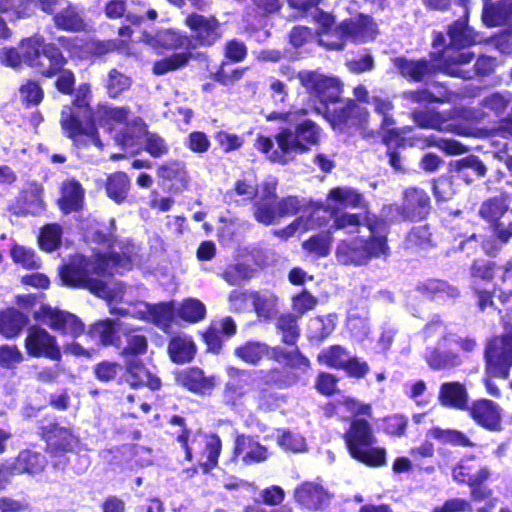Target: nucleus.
I'll list each match as a JSON object with an SVG mask.
<instances>
[{
    "label": "nucleus",
    "mask_w": 512,
    "mask_h": 512,
    "mask_svg": "<svg viewBox=\"0 0 512 512\" xmlns=\"http://www.w3.org/2000/svg\"><path fill=\"white\" fill-rule=\"evenodd\" d=\"M135 246L129 245L125 251H116L113 246L112 253L108 258L95 254L91 258L83 255L73 256L69 263L60 270V276L64 284L73 287L89 289L95 295L112 301L122 299L123 285L115 284L114 288L99 280L98 277L104 274H113L131 269L134 263ZM110 306V312L121 316H131L133 318L151 322L162 331L168 332L174 315V308L171 303H158L151 305L147 302H136L123 305Z\"/></svg>",
    "instance_id": "f257e3e1"
},
{
    "label": "nucleus",
    "mask_w": 512,
    "mask_h": 512,
    "mask_svg": "<svg viewBox=\"0 0 512 512\" xmlns=\"http://www.w3.org/2000/svg\"><path fill=\"white\" fill-rule=\"evenodd\" d=\"M469 0H457L456 4L462 8L464 19L455 21L449 28L448 35L450 45L442 51L431 52V60H408L397 58L395 66L404 77L414 81H424L437 70L438 63L449 61L452 64H468L474 57V53L464 51L462 48L481 42L480 36L467 25L469 15Z\"/></svg>",
    "instance_id": "f03ea898"
},
{
    "label": "nucleus",
    "mask_w": 512,
    "mask_h": 512,
    "mask_svg": "<svg viewBox=\"0 0 512 512\" xmlns=\"http://www.w3.org/2000/svg\"><path fill=\"white\" fill-rule=\"evenodd\" d=\"M321 128L311 120H305L296 125L295 129L282 128L274 138L260 136L257 138L256 147L267 158L278 164H287L295 159L298 154L306 153L311 146L319 143Z\"/></svg>",
    "instance_id": "7ed1b4c3"
},
{
    "label": "nucleus",
    "mask_w": 512,
    "mask_h": 512,
    "mask_svg": "<svg viewBox=\"0 0 512 512\" xmlns=\"http://www.w3.org/2000/svg\"><path fill=\"white\" fill-rule=\"evenodd\" d=\"M382 222L376 216L363 218L361 232L351 239H342L336 247V259L343 265H365L372 258L387 256L389 247Z\"/></svg>",
    "instance_id": "20e7f679"
},
{
    "label": "nucleus",
    "mask_w": 512,
    "mask_h": 512,
    "mask_svg": "<svg viewBox=\"0 0 512 512\" xmlns=\"http://www.w3.org/2000/svg\"><path fill=\"white\" fill-rule=\"evenodd\" d=\"M377 35L378 26L373 18L360 14L337 27L333 23L329 28H322L318 31V42L328 49L341 50L345 41L363 44L373 41Z\"/></svg>",
    "instance_id": "39448f33"
},
{
    "label": "nucleus",
    "mask_w": 512,
    "mask_h": 512,
    "mask_svg": "<svg viewBox=\"0 0 512 512\" xmlns=\"http://www.w3.org/2000/svg\"><path fill=\"white\" fill-rule=\"evenodd\" d=\"M325 206L333 217V226L336 230H343L351 235L361 232L362 221L358 214L339 213L348 207L363 208L366 206L363 195L357 190L348 186L333 188L328 193Z\"/></svg>",
    "instance_id": "423d86ee"
},
{
    "label": "nucleus",
    "mask_w": 512,
    "mask_h": 512,
    "mask_svg": "<svg viewBox=\"0 0 512 512\" xmlns=\"http://www.w3.org/2000/svg\"><path fill=\"white\" fill-rule=\"evenodd\" d=\"M345 441L351 456L359 462L371 467L386 464V449L377 447V439L370 424L364 419L352 421L345 434Z\"/></svg>",
    "instance_id": "0eeeda50"
},
{
    "label": "nucleus",
    "mask_w": 512,
    "mask_h": 512,
    "mask_svg": "<svg viewBox=\"0 0 512 512\" xmlns=\"http://www.w3.org/2000/svg\"><path fill=\"white\" fill-rule=\"evenodd\" d=\"M509 204V198L504 194L484 201L479 209V215L487 222L495 225L493 234L489 238L473 234L468 242L472 240L479 241L480 239L482 248L487 254L498 251L502 244L512 238V222L507 227L498 223L499 219L508 211Z\"/></svg>",
    "instance_id": "6e6552de"
},
{
    "label": "nucleus",
    "mask_w": 512,
    "mask_h": 512,
    "mask_svg": "<svg viewBox=\"0 0 512 512\" xmlns=\"http://www.w3.org/2000/svg\"><path fill=\"white\" fill-rule=\"evenodd\" d=\"M129 112L124 107L102 105L94 115L100 125L107 126L109 129L121 126L119 133L115 135V141L123 148H134L143 132V121L140 118L128 122Z\"/></svg>",
    "instance_id": "1a4fd4ad"
},
{
    "label": "nucleus",
    "mask_w": 512,
    "mask_h": 512,
    "mask_svg": "<svg viewBox=\"0 0 512 512\" xmlns=\"http://www.w3.org/2000/svg\"><path fill=\"white\" fill-rule=\"evenodd\" d=\"M485 358L486 370L490 375L507 378L512 366V322H505L503 335L487 343Z\"/></svg>",
    "instance_id": "9d476101"
},
{
    "label": "nucleus",
    "mask_w": 512,
    "mask_h": 512,
    "mask_svg": "<svg viewBox=\"0 0 512 512\" xmlns=\"http://www.w3.org/2000/svg\"><path fill=\"white\" fill-rule=\"evenodd\" d=\"M61 126L66 135L71 138L76 145L93 144L98 149L102 148V143L98 137L94 123L90 120L83 122L80 120L77 112L66 106L61 112Z\"/></svg>",
    "instance_id": "9b49d317"
},
{
    "label": "nucleus",
    "mask_w": 512,
    "mask_h": 512,
    "mask_svg": "<svg viewBox=\"0 0 512 512\" xmlns=\"http://www.w3.org/2000/svg\"><path fill=\"white\" fill-rule=\"evenodd\" d=\"M301 85L322 103L334 102L341 93V83L335 77L314 71H302L297 75Z\"/></svg>",
    "instance_id": "f8f14e48"
},
{
    "label": "nucleus",
    "mask_w": 512,
    "mask_h": 512,
    "mask_svg": "<svg viewBox=\"0 0 512 512\" xmlns=\"http://www.w3.org/2000/svg\"><path fill=\"white\" fill-rule=\"evenodd\" d=\"M34 316L52 330L72 337H77L84 329L83 323L74 314L50 306H41Z\"/></svg>",
    "instance_id": "ddd939ff"
},
{
    "label": "nucleus",
    "mask_w": 512,
    "mask_h": 512,
    "mask_svg": "<svg viewBox=\"0 0 512 512\" xmlns=\"http://www.w3.org/2000/svg\"><path fill=\"white\" fill-rule=\"evenodd\" d=\"M185 24L192 31L188 39L189 47L210 46L221 36L219 22L215 17L191 13L186 17Z\"/></svg>",
    "instance_id": "4468645a"
},
{
    "label": "nucleus",
    "mask_w": 512,
    "mask_h": 512,
    "mask_svg": "<svg viewBox=\"0 0 512 512\" xmlns=\"http://www.w3.org/2000/svg\"><path fill=\"white\" fill-rule=\"evenodd\" d=\"M25 349L32 357H45L53 361L61 359V351L56 338L47 330L37 325L28 328Z\"/></svg>",
    "instance_id": "2eb2a0df"
},
{
    "label": "nucleus",
    "mask_w": 512,
    "mask_h": 512,
    "mask_svg": "<svg viewBox=\"0 0 512 512\" xmlns=\"http://www.w3.org/2000/svg\"><path fill=\"white\" fill-rule=\"evenodd\" d=\"M412 119L421 128L434 129L443 132H454L460 135H470V129L449 122L450 114L437 112L433 109L414 110Z\"/></svg>",
    "instance_id": "dca6fc26"
},
{
    "label": "nucleus",
    "mask_w": 512,
    "mask_h": 512,
    "mask_svg": "<svg viewBox=\"0 0 512 512\" xmlns=\"http://www.w3.org/2000/svg\"><path fill=\"white\" fill-rule=\"evenodd\" d=\"M396 208L405 219H423L431 210L430 197L423 189L408 188L403 193L402 205Z\"/></svg>",
    "instance_id": "f3484780"
},
{
    "label": "nucleus",
    "mask_w": 512,
    "mask_h": 512,
    "mask_svg": "<svg viewBox=\"0 0 512 512\" xmlns=\"http://www.w3.org/2000/svg\"><path fill=\"white\" fill-rule=\"evenodd\" d=\"M368 116L364 108L349 100L345 105H340L329 112L328 120L334 129L363 127L368 122Z\"/></svg>",
    "instance_id": "a211bd4d"
},
{
    "label": "nucleus",
    "mask_w": 512,
    "mask_h": 512,
    "mask_svg": "<svg viewBox=\"0 0 512 512\" xmlns=\"http://www.w3.org/2000/svg\"><path fill=\"white\" fill-rule=\"evenodd\" d=\"M276 182H265L261 197L254 203L253 215L257 222L271 225L279 217L276 199Z\"/></svg>",
    "instance_id": "6ab92c4d"
},
{
    "label": "nucleus",
    "mask_w": 512,
    "mask_h": 512,
    "mask_svg": "<svg viewBox=\"0 0 512 512\" xmlns=\"http://www.w3.org/2000/svg\"><path fill=\"white\" fill-rule=\"evenodd\" d=\"M496 60L493 57L481 56L477 59L472 69H466V64H452L449 61L437 64V70L449 76L462 79H472L476 75L486 76L493 72Z\"/></svg>",
    "instance_id": "aec40b11"
},
{
    "label": "nucleus",
    "mask_w": 512,
    "mask_h": 512,
    "mask_svg": "<svg viewBox=\"0 0 512 512\" xmlns=\"http://www.w3.org/2000/svg\"><path fill=\"white\" fill-rule=\"evenodd\" d=\"M233 458L246 465L260 463L268 458V450L252 437L241 435L235 440Z\"/></svg>",
    "instance_id": "412c9836"
},
{
    "label": "nucleus",
    "mask_w": 512,
    "mask_h": 512,
    "mask_svg": "<svg viewBox=\"0 0 512 512\" xmlns=\"http://www.w3.org/2000/svg\"><path fill=\"white\" fill-rule=\"evenodd\" d=\"M296 502L309 510L321 509L329 500L328 492L316 482H305L294 491Z\"/></svg>",
    "instance_id": "4be33fe9"
},
{
    "label": "nucleus",
    "mask_w": 512,
    "mask_h": 512,
    "mask_svg": "<svg viewBox=\"0 0 512 512\" xmlns=\"http://www.w3.org/2000/svg\"><path fill=\"white\" fill-rule=\"evenodd\" d=\"M452 476L459 483L476 486L486 481L490 476V472L471 457L462 459L453 469Z\"/></svg>",
    "instance_id": "5701e85b"
},
{
    "label": "nucleus",
    "mask_w": 512,
    "mask_h": 512,
    "mask_svg": "<svg viewBox=\"0 0 512 512\" xmlns=\"http://www.w3.org/2000/svg\"><path fill=\"white\" fill-rule=\"evenodd\" d=\"M469 412L473 420L489 430H497L501 421V409L491 400H478L472 403Z\"/></svg>",
    "instance_id": "b1692460"
},
{
    "label": "nucleus",
    "mask_w": 512,
    "mask_h": 512,
    "mask_svg": "<svg viewBox=\"0 0 512 512\" xmlns=\"http://www.w3.org/2000/svg\"><path fill=\"white\" fill-rule=\"evenodd\" d=\"M176 380L180 385L197 394L211 392L217 383L215 376H206L201 369L196 367L181 371Z\"/></svg>",
    "instance_id": "393cba45"
},
{
    "label": "nucleus",
    "mask_w": 512,
    "mask_h": 512,
    "mask_svg": "<svg viewBox=\"0 0 512 512\" xmlns=\"http://www.w3.org/2000/svg\"><path fill=\"white\" fill-rule=\"evenodd\" d=\"M511 103L512 93L510 91L494 92L481 100L480 106L482 110L472 118L480 121L484 117H502Z\"/></svg>",
    "instance_id": "a878e982"
},
{
    "label": "nucleus",
    "mask_w": 512,
    "mask_h": 512,
    "mask_svg": "<svg viewBox=\"0 0 512 512\" xmlns=\"http://www.w3.org/2000/svg\"><path fill=\"white\" fill-rule=\"evenodd\" d=\"M85 190L81 183L75 179H68L61 185V196L58 200L60 209L68 214L82 208Z\"/></svg>",
    "instance_id": "bb28decb"
},
{
    "label": "nucleus",
    "mask_w": 512,
    "mask_h": 512,
    "mask_svg": "<svg viewBox=\"0 0 512 512\" xmlns=\"http://www.w3.org/2000/svg\"><path fill=\"white\" fill-rule=\"evenodd\" d=\"M482 21L487 27L512 26V2L507 0L497 3L485 2Z\"/></svg>",
    "instance_id": "cd10ccee"
},
{
    "label": "nucleus",
    "mask_w": 512,
    "mask_h": 512,
    "mask_svg": "<svg viewBox=\"0 0 512 512\" xmlns=\"http://www.w3.org/2000/svg\"><path fill=\"white\" fill-rule=\"evenodd\" d=\"M468 398L467 389L460 382H446L440 386L438 400L445 407L465 410Z\"/></svg>",
    "instance_id": "c85d7f7f"
},
{
    "label": "nucleus",
    "mask_w": 512,
    "mask_h": 512,
    "mask_svg": "<svg viewBox=\"0 0 512 512\" xmlns=\"http://www.w3.org/2000/svg\"><path fill=\"white\" fill-rule=\"evenodd\" d=\"M46 466V458L40 453L25 450L19 453L15 461L6 466V470L12 474H36Z\"/></svg>",
    "instance_id": "c756f323"
},
{
    "label": "nucleus",
    "mask_w": 512,
    "mask_h": 512,
    "mask_svg": "<svg viewBox=\"0 0 512 512\" xmlns=\"http://www.w3.org/2000/svg\"><path fill=\"white\" fill-rule=\"evenodd\" d=\"M64 64L65 58L60 50L53 45H46L32 68L44 76L51 77L61 71Z\"/></svg>",
    "instance_id": "7c9ffc66"
},
{
    "label": "nucleus",
    "mask_w": 512,
    "mask_h": 512,
    "mask_svg": "<svg viewBox=\"0 0 512 512\" xmlns=\"http://www.w3.org/2000/svg\"><path fill=\"white\" fill-rule=\"evenodd\" d=\"M127 382L132 387L147 386L151 390L160 387V380L153 376L141 363V361L133 358L127 360Z\"/></svg>",
    "instance_id": "2f4dec72"
},
{
    "label": "nucleus",
    "mask_w": 512,
    "mask_h": 512,
    "mask_svg": "<svg viewBox=\"0 0 512 512\" xmlns=\"http://www.w3.org/2000/svg\"><path fill=\"white\" fill-rule=\"evenodd\" d=\"M243 374H252V372L239 370L233 367L228 369L230 379L226 384L225 396L229 400L235 401L243 397L248 392V385L256 387V380L252 377H245Z\"/></svg>",
    "instance_id": "473e14b6"
},
{
    "label": "nucleus",
    "mask_w": 512,
    "mask_h": 512,
    "mask_svg": "<svg viewBox=\"0 0 512 512\" xmlns=\"http://www.w3.org/2000/svg\"><path fill=\"white\" fill-rule=\"evenodd\" d=\"M168 352L173 362L183 364L194 358L196 346L190 336L179 334L170 340Z\"/></svg>",
    "instance_id": "72a5a7b5"
},
{
    "label": "nucleus",
    "mask_w": 512,
    "mask_h": 512,
    "mask_svg": "<svg viewBox=\"0 0 512 512\" xmlns=\"http://www.w3.org/2000/svg\"><path fill=\"white\" fill-rule=\"evenodd\" d=\"M145 41L153 48L176 49L188 48V38L171 30L158 31L154 36L145 35Z\"/></svg>",
    "instance_id": "f704fd0d"
},
{
    "label": "nucleus",
    "mask_w": 512,
    "mask_h": 512,
    "mask_svg": "<svg viewBox=\"0 0 512 512\" xmlns=\"http://www.w3.org/2000/svg\"><path fill=\"white\" fill-rule=\"evenodd\" d=\"M290 6L300 12L310 15L318 23L319 29L329 28L334 23V17L320 10L317 5L320 0H288Z\"/></svg>",
    "instance_id": "c9c22d12"
},
{
    "label": "nucleus",
    "mask_w": 512,
    "mask_h": 512,
    "mask_svg": "<svg viewBox=\"0 0 512 512\" xmlns=\"http://www.w3.org/2000/svg\"><path fill=\"white\" fill-rule=\"evenodd\" d=\"M123 329H126L124 322L107 319L95 323L90 329V334L103 345H113L118 341L117 331Z\"/></svg>",
    "instance_id": "e433bc0d"
},
{
    "label": "nucleus",
    "mask_w": 512,
    "mask_h": 512,
    "mask_svg": "<svg viewBox=\"0 0 512 512\" xmlns=\"http://www.w3.org/2000/svg\"><path fill=\"white\" fill-rule=\"evenodd\" d=\"M26 324V317L16 309L0 311V333L7 338L18 335Z\"/></svg>",
    "instance_id": "4c0bfd02"
},
{
    "label": "nucleus",
    "mask_w": 512,
    "mask_h": 512,
    "mask_svg": "<svg viewBox=\"0 0 512 512\" xmlns=\"http://www.w3.org/2000/svg\"><path fill=\"white\" fill-rule=\"evenodd\" d=\"M451 170L457 172L459 177L466 183L471 182V178H467V171H472L477 177H483L486 174V166L475 155H469L450 163Z\"/></svg>",
    "instance_id": "58836bf2"
},
{
    "label": "nucleus",
    "mask_w": 512,
    "mask_h": 512,
    "mask_svg": "<svg viewBox=\"0 0 512 512\" xmlns=\"http://www.w3.org/2000/svg\"><path fill=\"white\" fill-rule=\"evenodd\" d=\"M501 273V280L506 283L512 277V263L507 262L503 267L495 269L494 264L489 261H476L471 269L474 278L490 280L496 273Z\"/></svg>",
    "instance_id": "ea45409f"
},
{
    "label": "nucleus",
    "mask_w": 512,
    "mask_h": 512,
    "mask_svg": "<svg viewBox=\"0 0 512 512\" xmlns=\"http://www.w3.org/2000/svg\"><path fill=\"white\" fill-rule=\"evenodd\" d=\"M250 300L259 317L268 319L274 315L277 298L271 291H252L250 292Z\"/></svg>",
    "instance_id": "a19ab883"
},
{
    "label": "nucleus",
    "mask_w": 512,
    "mask_h": 512,
    "mask_svg": "<svg viewBox=\"0 0 512 512\" xmlns=\"http://www.w3.org/2000/svg\"><path fill=\"white\" fill-rule=\"evenodd\" d=\"M269 352L266 344L249 341L235 349V355L245 363L255 365Z\"/></svg>",
    "instance_id": "79ce46f5"
},
{
    "label": "nucleus",
    "mask_w": 512,
    "mask_h": 512,
    "mask_svg": "<svg viewBox=\"0 0 512 512\" xmlns=\"http://www.w3.org/2000/svg\"><path fill=\"white\" fill-rule=\"evenodd\" d=\"M253 273L254 270L250 265L237 263L228 265L221 273V277L231 286H240L245 281L251 279Z\"/></svg>",
    "instance_id": "37998d69"
},
{
    "label": "nucleus",
    "mask_w": 512,
    "mask_h": 512,
    "mask_svg": "<svg viewBox=\"0 0 512 512\" xmlns=\"http://www.w3.org/2000/svg\"><path fill=\"white\" fill-rule=\"evenodd\" d=\"M332 235L329 231L312 236L302 243L305 251L317 257H326L330 253Z\"/></svg>",
    "instance_id": "c03bdc74"
},
{
    "label": "nucleus",
    "mask_w": 512,
    "mask_h": 512,
    "mask_svg": "<svg viewBox=\"0 0 512 512\" xmlns=\"http://www.w3.org/2000/svg\"><path fill=\"white\" fill-rule=\"evenodd\" d=\"M177 315L187 322L195 323L205 317L206 307L200 300L188 298L178 307Z\"/></svg>",
    "instance_id": "a18cd8bd"
},
{
    "label": "nucleus",
    "mask_w": 512,
    "mask_h": 512,
    "mask_svg": "<svg viewBox=\"0 0 512 512\" xmlns=\"http://www.w3.org/2000/svg\"><path fill=\"white\" fill-rule=\"evenodd\" d=\"M129 190V179L123 172H118L108 178L106 191L108 196L115 202H122Z\"/></svg>",
    "instance_id": "49530a36"
},
{
    "label": "nucleus",
    "mask_w": 512,
    "mask_h": 512,
    "mask_svg": "<svg viewBox=\"0 0 512 512\" xmlns=\"http://www.w3.org/2000/svg\"><path fill=\"white\" fill-rule=\"evenodd\" d=\"M369 104L373 107L375 113L381 117L382 128L389 129L394 125V105L390 99L380 96H372Z\"/></svg>",
    "instance_id": "de8ad7c7"
},
{
    "label": "nucleus",
    "mask_w": 512,
    "mask_h": 512,
    "mask_svg": "<svg viewBox=\"0 0 512 512\" xmlns=\"http://www.w3.org/2000/svg\"><path fill=\"white\" fill-rule=\"evenodd\" d=\"M309 333L312 339L323 340L328 337L335 329V320L333 315L315 317L309 321Z\"/></svg>",
    "instance_id": "09e8293b"
},
{
    "label": "nucleus",
    "mask_w": 512,
    "mask_h": 512,
    "mask_svg": "<svg viewBox=\"0 0 512 512\" xmlns=\"http://www.w3.org/2000/svg\"><path fill=\"white\" fill-rule=\"evenodd\" d=\"M349 356V352H347L341 346H332L326 350H323L318 355V361L321 364H325L329 367L342 369L345 363L349 361Z\"/></svg>",
    "instance_id": "8fccbe9b"
},
{
    "label": "nucleus",
    "mask_w": 512,
    "mask_h": 512,
    "mask_svg": "<svg viewBox=\"0 0 512 512\" xmlns=\"http://www.w3.org/2000/svg\"><path fill=\"white\" fill-rule=\"evenodd\" d=\"M45 46L42 36L35 35L22 40L20 50L22 51L24 63L32 67Z\"/></svg>",
    "instance_id": "3c124183"
},
{
    "label": "nucleus",
    "mask_w": 512,
    "mask_h": 512,
    "mask_svg": "<svg viewBox=\"0 0 512 512\" xmlns=\"http://www.w3.org/2000/svg\"><path fill=\"white\" fill-rule=\"evenodd\" d=\"M277 327L282 332V340L288 345L296 343L299 330L297 326V316L293 314H283L278 318Z\"/></svg>",
    "instance_id": "603ef678"
},
{
    "label": "nucleus",
    "mask_w": 512,
    "mask_h": 512,
    "mask_svg": "<svg viewBox=\"0 0 512 512\" xmlns=\"http://www.w3.org/2000/svg\"><path fill=\"white\" fill-rule=\"evenodd\" d=\"M245 377H252L256 380V389H259L261 385L273 386L277 385L279 387H286L289 385L283 378V374L275 369L264 371L258 370L253 371L252 374H243Z\"/></svg>",
    "instance_id": "864d4df0"
},
{
    "label": "nucleus",
    "mask_w": 512,
    "mask_h": 512,
    "mask_svg": "<svg viewBox=\"0 0 512 512\" xmlns=\"http://www.w3.org/2000/svg\"><path fill=\"white\" fill-rule=\"evenodd\" d=\"M142 135L144 136V149L152 157L159 158L169 152L168 144L160 135L153 132H146L144 129L140 136Z\"/></svg>",
    "instance_id": "5fc2aeb1"
},
{
    "label": "nucleus",
    "mask_w": 512,
    "mask_h": 512,
    "mask_svg": "<svg viewBox=\"0 0 512 512\" xmlns=\"http://www.w3.org/2000/svg\"><path fill=\"white\" fill-rule=\"evenodd\" d=\"M19 97L26 106H36L43 100L44 92L38 82L27 80L19 88Z\"/></svg>",
    "instance_id": "6e6d98bb"
},
{
    "label": "nucleus",
    "mask_w": 512,
    "mask_h": 512,
    "mask_svg": "<svg viewBox=\"0 0 512 512\" xmlns=\"http://www.w3.org/2000/svg\"><path fill=\"white\" fill-rule=\"evenodd\" d=\"M54 22L58 28L64 30L79 31L84 28V22L81 16L71 7L56 14L54 16Z\"/></svg>",
    "instance_id": "4d7b16f0"
},
{
    "label": "nucleus",
    "mask_w": 512,
    "mask_h": 512,
    "mask_svg": "<svg viewBox=\"0 0 512 512\" xmlns=\"http://www.w3.org/2000/svg\"><path fill=\"white\" fill-rule=\"evenodd\" d=\"M62 229L58 224H48L44 226L39 235L40 247L45 251L55 250L61 240Z\"/></svg>",
    "instance_id": "13d9d810"
},
{
    "label": "nucleus",
    "mask_w": 512,
    "mask_h": 512,
    "mask_svg": "<svg viewBox=\"0 0 512 512\" xmlns=\"http://www.w3.org/2000/svg\"><path fill=\"white\" fill-rule=\"evenodd\" d=\"M13 261L26 269H35L40 266V260L34 251L25 246L14 244L10 250Z\"/></svg>",
    "instance_id": "bf43d9fd"
},
{
    "label": "nucleus",
    "mask_w": 512,
    "mask_h": 512,
    "mask_svg": "<svg viewBox=\"0 0 512 512\" xmlns=\"http://www.w3.org/2000/svg\"><path fill=\"white\" fill-rule=\"evenodd\" d=\"M148 348L147 339L144 335L138 333H128L126 346L124 347L122 354L131 360L134 356L145 354Z\"/></svg>",
    "instance_id": "052dcab7"
},
{
    "label": "nucleus",
    "mask_w": 512,
    "mask_h": 512,
    "mask_svg": "<svg viewBox=\"0 0 512 512\" xmlns=\"http://www.w3.org/2000/svg\"><path fill=\"white\" fill-rule=\"evenodd\" d=\"M189 56L190 54L186 52L173 54L168 58L156 62L153 67V72L157 75H162L178 69L188 62Z\"/></svg>",
    "instance_id": "680f3d73"
},
{
    "label": "nucleus",
    "mask_w": 512,
    "mask_h": 512,
    "mask_svg": "<svg viewBox=\"0 0 512 512\" xmlns=\"http://www.w3.org/2000/svg\"><path fill=\"white\" fill-rule=\"evenodd\" d=\"M408 247L425 249L432 244L431 232L427 225L413 227L406 237Z\"/></svg>",
    "instance_id": "e2e57ef3"
},
{
    "label": "nucleus",
    "mask_w": 512,
    "mask_h": 512,
    "mask_svg": "<svg viewBox=\"0 0 512 512\" xmlns=\"http://www.w3.org/2000/svg\"><path fill=\"white\" fill-rule=\"evenodd\" d=\"M426 142L428 146H435L448 155H459L468 151V148L465 145L451 138H436L431 136L426 140Z\"/></svg>",
    "instance_id": "0e129e2a"
},
{
    "label": "nucleus",
    "mask_w": 512,
    "mask_h": 512,
    "mask_svg": "<svg viewBox=\"0 0 512 512\" xmlns=\"http://www.w3.org/2000/svg\"><path fill=\"white\" fill-rule=\"evenodd\" d=\"M277 441L284 450L294 453L303 452L307 447L305 438L297 432L285 431L278 437Z\"/></svg>",
    "instance_id": "69168bd1"
},
{
    "label": "nucleus",
    "mask_w": 512,
    "mask_h": 512,
    "mask_svg": "<svg viewBox=\"0 0 512 512\" xmlns=\"http://www.w3.org/2000/svg\"><path fill=\"white\" fill-rule=\"evenodd\" d=\"M222 448L221 440L217 435H210L205 438V455L207 461L203 463L204 471L216 466Z\"/></svg>",
    "instance_id": "338daca9"
},
{
    "label": "nucleus",
    "mask_w": 512,
    "mask_h": 512,
    "mask_svg": "<svg viewBox=\"0 0 512 512\" xmlns=\"http://www.w3.org/2000/svg\"><path fill=\"white\" fill-rule=\"evenodd\" d=\"M424 289L426 290L427 294L433 298H454L458 295L456 288L441 280L427 281L424 285Z\"/></svg>",
    "instance_id": "774afa93"
}]
</instances>
